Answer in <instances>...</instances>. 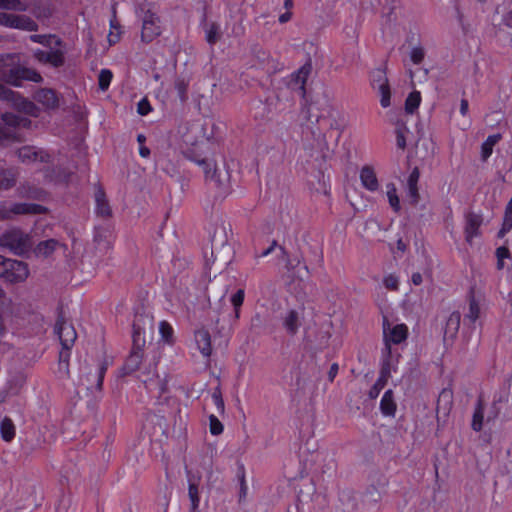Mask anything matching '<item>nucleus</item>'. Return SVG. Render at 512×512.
Instances as JSON below:
<instances>
[{
	"label": "nucleus",
	"instance_id": "32",
	"mask_svg": "<svg viewBox=\"0 0 512 512\" xmlns=\"http://www.w3.org/2000/svg\"><path fill=\"white\" fill-rule=\"evenodd\" d=\"M27 8V4L21 0H0V9L24 12Z\"/></svg>",
	"mask_w": 512,
	"mask_h": 512
},
{
	"label": "nucleus",
	"instance_id": "15",
	"mask_svg": "<svg viewBox=\"0 0 512 512\" xmlns=\"http://www.w3.org/2000/svg\"><path fill=\"white\" fill-rule=\"evenodd\" d=\"M360 181L362 186L371 192L379 188L376 172L371 166L366 165L362 167L360 170Z\"/></svg>",
	"mask_w": 512,
	"mask_h": 512
},
{
	"label": "nucleus",
	"instance_id": "36",
	"mask_svg": "<svg viewBox=\"0 0 512 512\" xmlns=\"http://www.w3.org/2000/svg\"><path fill=\"white\" fill-rule=\"evenodd\" d=\"M30 40L35 43L42 44L44 46H51L52 42L54 41L55 45L61 46L62 41L59 38H56L52 35H31Z\"/></svg>",
	"mask_w": 512,
	"mask_h": 512
},
{
	"label": "nucleus",
	"instance_id": "39",
	"mask_svg": "<svg viewBox=\"0 0 512 512\" xmlns=\"http://www.w3.org/2000/svg\"><path fill=\"white\" fill-rule=\"evenodd\" d=\"M484 419V408L481 402L478 403L472 419V428L475 431H480L482 429Z\"/></svg>",
	"mask_w": 512,
	"mask_h": 512
},
{
	"label": "nucleus",
	"instance_id": "25",
	"mask_svg": "<svg viewBox=\"0 0 512 512\" xmlns=\"http://www.w3.org/2000/svg\"><path fill=\"white\" fill-rule=\"evenodd\" d=\"M17 179V173L13 169L0 168V190L12 188Z\"/></svg>",
	"mask_w": 512,
	"mask_h": 512
},
{
	"label": "nucleus",
	"instance_id": "7",
	"mask_svg": "<svg viewBox=\"0 0 512 512\" xmlns=\"http://www.w3.org/2000/svg\"><path fill=\"white\" fill-rule=\"evenodd\" d=\"M383 336L385 349L384 353L391 354V345L400 344L408 337V327L405 324H396L391 326L387 321L383 323Z\"/></svg>",
	"mask_w": 512,
	"mask_h": 512
},
{
	"label": "nucleus",
	"instance_id": "40",
	"mask_svg": "<svg viewBox=\"0 0 512 512\" xmlns=\"http://www.w3.org/2000/svg\"><path fill=\"white\" fill-rule=\"evenodd\" d=\"M65 63L64 52L62 50L49 51L48 63L53 67H61Z\"/></svg>",
	"mask_w": 512,
	"mask_h": 512
},
{
	"label": "nucleus",
	"instance_id": "6",
	"mask_svg": "<svg viewBox=\"0 0 512 512\" xmlns=\"http://www.w3.org/2000/svg\"><path fill=\"white\" fill-rule=\"evenodd\" d=\"M162 33L160 17L152 12L147 11L142 19L141 41L148 44L158 38Z\"/></svg>",
	"mask_w": 512,
	"mask_h": 512
},
{
	"label": "nucleus",
	"instance_id": "55",
	"mask_svg": "<svg viewBox=\"0 0 512 512\" xmlns=\"http://www.w3.org/2000/svg\"><path fill=\"white\" fill-rule=\"evenodd\" d=\"M33 56L40 63H43V64L48 63L49 52L37 49L33 52Z\"/></svg>",
	"mask_w": 512,
	"mask_h": 512
},
{
	"label": "nucleus",
	"instance_id": "37",
	"mask_svg": "<svg viewBox=\"0 0 512 512\" xmlns=\"http://www.w3.org/2000/svg\"><path fill=\"white\" fill-rule=\"evenodd\" d=\"M69 358H70V351H66V350L60 351L58 369H59V373L62 376L69 375Z\"/></svg>",
	"mask_w": 512,
	"mask_h": 512
},
{
	"label": "nucleus",
	"instance_id": "38",
	"mask_svg": "<svg viewBox=\"0 0 512 512\" xmlns=\"http://www.w3.org/2000/svg\"><path fill=\"white\" fill-rule=\"evenodd\" d=\"M386 189H387L386 193H387V197H388L390 206L394 209V211H399L400 210V201L397 196V189H396L395 185L392 183L388 184L386 186Z\"/></svg>",
	"mask_w": 512,
	"mask_h": 512
},
{
	"label": "nucleus",
	"instance_id": "60",
	"mask_svg": "<svg viewBox=\"0 0 512 512\" xmlns=\"http://www.w3.org/2000/svg\"><path fill=\"white\" fill-rule=\"evenodd\" d=\"M338 370H339L338 364L333 363L328 371V378H329L330 382H332L335 379L336 375L338 374Z\"/></svg>",
	"mask_w": 512,
	"mask_h": 512
},
{
	"label": "nucleus",
	"instance_id": "34",
	"mask_svg": "<svg viewBox=\"0 0 512 512\" xmlns=\"http://www.w3.org/2000/svg\"><path fill=\"white\" fill-rule=\"evenodd\" d=\"M481 309L479 303L472 298L469 302L468 311L465 314V319L471 323H475L480 317Z\"/></svg>",
	"mask_w": 512,
	"mask_h": 512
},
{
	"label": "nucleus",
	"instance_id": "43",
	"mask_svg": "<svg viewBox=\"0 0 512 512\" xmlns=\"http://www.w3.org/2000/svg\"><path fill=\"white\" fill-rule=\"evenodd\" d=\"M112 72L108 69H102L99 73V76H98V84H99V88L102 90V91H105L108 89L110 83H111V80H112Z\"/></svg>",
	"mask_w": 512,
	"mask_h": 512
},
{
	"label": "nucleus",
	"instance_id": "44",
	"mask_svg": "<svg viewBox=\"0 0 512 512\" xmlns=\"http://www.w3.org/2000/svg\"><path fill=\"white\" fill-rule=\"evenodd\" d=\"M496 257H497V269L502 270L505 266L504 260L510 259L511 254L507 247L501 246L496 249Z\"/></svg>",
	"mask_w": 512,
	"mask_h": 512
},
{
	"label": "nucleus",
	"instance_id": "63",
	"mask_svg": "<svg viewBox=\"0 0 512 512\" xmlns=\"http://www.w3.org/2000/svg\"><path fill=\"white\" fill-rule=\"evenodd\" d=\"M411 280L414 285H420L423 281L422 275L419 272L413 273Z\"/></svg>",
	"mask_w": 512,
	"mask_h": 512
},
{
	"label": "nucleus",
	"instance_id": "27",
	"mask_svg": "<svg viewBox=\"0 0 512 512\" xmlns=\"http://www.w3.org/2000/svg\"><path fill=\"white\" fill-rule=\"evenodd\" d=\"M96 211L102 216H109L111 213L110 206L105 198V193L102 189L95 192Z\"/></svg>",
	"mask_w": 512,
	"mask_h": 512
},
{
	"label": "nucleus",
	"instance_id": "8",
	"mask_svg": "<svg viewBox=\"0 0 512 512\" xmlns=\"http://www.w3.org/2000/svg\"><path fill=\"white\" fill-rule=\"evenodd\" d=\"M46 212V208L38 204L16 203L8 206L0 205V219H10L14 215L25 214H42Z\"/></svg>",
	"mask_w": 512,
	"mask_h": 512
},
{
	"label": "nucleus",
	"instance_id": "29",
	"mask_svg": "<svg viewBox=\"0 0 512 512\" xmlns=\"http://www.w3.org/2000/svg\"><path fill=\"white\" fill-rule=\"evenodd\" d=\"M501 136L499 134L496 135H490L485 140V142L481 146V157L485 161L487 160L490 155L492 154L493 147L496 145V143L500 140Z\"/></svg>",
	"mask_w": 512,
	"mask_h": 512
},
{
	"label": "nucleus",
	"instance_id": "1",
	"mask_svg": "<svg viewBox=\"0 0 512 512\" xmlns=\"http://www.w3.org/2000/svg\"><path fill=\"white\" fill-rule=\"evenodd\" d=\"M12 58V55L0 56V79L2 81L15 87H21L23 81L42 82V76L34 69L21 66L6 69V59Z\"/></svg>",
	"mask_w": 512,
	"mask_h": 512
},
{
	"label": "nucleus",
	"instance_id": "16",
	"mask_svg": "<svg viewBox=\"0 0 512 512\" xmlns=\"http://www.w3.org/2000/svg\"><path fill=\"white\" fill-rule=\"evenodd\" d=\"M10 103L19 111L26 113L30 116L38 117L39 115L38 107L33 102L25 99L17 92H15L14 97L12 98Z\"/></svg>",
	"mask_w": 512,
	"mask_h": 512
},
{
	"label": "nucleus",
	"instance_id": "64",
	"mask_svg": "<svg viewBox=\"0 0 512 512\" xmlns=\"http://www.w3.org/2000/svg\"><path fill=\"white\" fill-rule=\"evenodd\" d=\"M139 153L143 158H146L150 155V150L146 146L140 145Z\"/></svg>",
	"mask_w": 512,
	"mask_h": 512
},
{
	"label": "nucleus",
	"instance_id": "24",
	"mask_svg": "<svg viewBox=\"0 0 512 512\" xmlns=\"http://www.w3.org/2000/svg\"><path fill=\"white\" fill-rule=\"evenodd\" d=\"M199 478H189L188 495L191 501V510L196 512L200 503L199 496Z\"/></svg>",
	"mask_w": 512,
	"mask_h": 512
},
{
	"label": "nucleus",
	"instance_id": "2",
	"mask_svg": "<svg viewBox=\"0 0 512 512\" xmlns=\"http://www.w3.org/2000/svg\"><path fill=\"white\" fill-rule=\"evenodd\" d=\"M30 275L27 263L4 258L0 255V278L10 284H18L25 282Z\"/></svg>",
	"mask_w": 512,
	"mask_h": 512
},
{
	"label": "nucleus",
	"instance_id": "10",
	"mask_svg": "<svg viewBox=\"0 0 512 512\" xmlns=\"http://www.w3.org/2000/svg\"><path fill=\"white\" fill-rule=\"evenodd\" d=\"M18 158L23 163L48 162L50 155L43 149L34 146H23L17 151Z\"/></svg>",
	"mask_w": 512,
	"mask_h": 512
},
{
	"label": "nucleus",
	"instance_id": "30",
	"mask_svg": "<svg viewBox=\"0 0 512 512\" xmlns=\"http://www.w3.org/2000/svg\"><path fill=\"white\" fill-rule=\"evenodd\" d=\"M421 103V94L419 91L411 92L405 101V110L409 114H413Z\"/></svg>",
	"mask_w": 512,
	"mask_h": 512
},
{
	"label": "nucleus",
	"instance_id": "22",
	"mask_svg": "<svg viewBox=\"0 0 512 512\" xmlns=\"http://www.w3.org/2000/svg\"><path fill=\"white\" fill-rule=\"evenodd\" d=\"M452 408V392L449 390H443L438 398L437 403V414L442 413L447 416Z\"/></svg>",
	"mask_w": 512,
	"mask_h": 512
},
{
	"label": "nucleus",
	"instance_id": "5",
	"mask_svg": "<svg viewBox=\"0 0 512 512\" xmlns=\"http://www.w3.org/2000/svg\"><path fill=\"white\" fill-rule=\"evenodd\" d=\"M4 128L0 127V145L16 140V134L11 130L18 127H28L30 120L13 113H4L1 117Z\"/></svg>",
	"mask_w": 512,
	"mask_h": 512
},
{
	"label": "nucleus",
	"instance_id": "56",
	"mask_svg": "<svg viewBox=\"0 0 512 512\" xmlns=\"http://www.w3.org/2000/svg\"><path fill=\"white\" fill-rule=\"evenodd\" d=\"M308 74H309V68H307V67H302L301 69L298 70V72L296 74L297 80L301 82L302 90H304V84L306 82Z\"/></svg>",
	"mask_w": 512,
	"mask_h": 512
},
{
	"label": "nucleus",
	"instance_id": "17",
	"mask_svg": "<svg viewBox=\"0 0 512 512\" xmlns=\"http://www.w3.org/2000/svg\"><path fill=\"white\" fill-rule=\"evenodd\" d=\"M461 322V315L459 312H452L445 325L444 329V339H454L458 333Z\"/></svg>",
	"mask_w": 512,
	"mask_h": 512
},
{
	"label": "nucleus",
	"instance_id": "52",
	"mask_svg": "<svg viewBox=\"0 0 512 512\" xmlns=\"http://www.w3.org/2000/svg\"><path fill=\"white\" fill-rule=\"evenodd\" d=\"M16 14L0 12V25L12 28Z\"/></svg>",
	"mask_w": 512,
	"mask_h": 512
},
{
	"label": "nucleus",
	"instance_id": "59",
	"mask_svg": "<svg viewBox=\"0 0 512 512\" xmlns=\"http://www.w3.org/2000/svg\"><path fill=\"white\" fill-rule=\"evenodd\" d=\"M18 192H19V195L22 197H31V198H39L40 194H41V192L38 190H33V191L29 190L28 191L24 187L20 188L18 190Z\"/></svg>",
	"mask_w": 512,
	"mask_h": 512
},
{
	"label": "nucleus",
	"instance_id": "14",
	"mask_svg": "<svg viewBox=\"0 0 512 512\" xmlns=\"http://www.w3.org/2000/svg\"><path fill=\"white\" fill-rule=\"evenodd\" d=\"M34 99L48 110L55 109L59 104L58 97L52 89L45 88L38 90L34 95Z\"/></svg>",
	"mask_w": 512,
	"mask_h": 512
},
{
	"label": "nucleus",
	"instance_id": "57",
	"mask_svg": "<svg viewBox=\"0 0 512 512\" xmlns=\"http://www.w3.org/2000/svg\"><path fill=\"white\" fill-rule=\"evenodd\" d=\"M175 88L178 91L180 98L182 100L186 99V92H187V84L184 80H178L175 83Z\"/></svg>",
	"mask_w": 512,
	"mask_h": 512
},
{
	"label": "nucleus",
	"instance_id": "48",
	"mask_svg": "<svg viewBox=\"0 0 512 512\" xmlns=\"http://www.w3.org/2000/svg\"><path fill=\"white\" fill-rule=\"evenodd\" d=\"M209 429L212 435H220L224 430L223 424L215 415L209 416Z\"/></svg>",
	"mask_w": 512,
	"mask_h": 512
},
{
	"label": "nucleus",
	"instance_id": "58",
	"mask_svg": "<svg viewBox=\"0 0 512 512\" xmlns=\"http://www.w3.org/2000/svg\"><path fill=\"white\" fill-rule=\"evenodd\" d=\"M151 111V105L146 99H142L138 103V113L140 115H147Z\"/></svg>",
	"mask_w": 512,
	"mask_h": 512
},
{
	"label": "nucleus",
	"instance_id": "49",
	"mask_svg": "<svg viewBox=\"0 0 512 512\" xmlns=\"http://www.w3.org/2000/svg\"><path fill=\"white\" fill-rule=\"evenodd\" d=\"M383 284L386 289L396 291L399 288V278L394 274H389L384 277Z\"/></svg>",
	"mask_w": 512,
	"mask_h": 512
},
{
	"label": "nucleus",
	"instance_id": "13",
	"mask_svg": "<svg viewBox=\"0 0 512 512\" xmlns=\"http://www.w3.org/2000/svg\"><path fill=\"white\" fill-rule=\"evenodd\" d=\"M482 224V217L479 214L470 213L466 216L465 225V239L469 244H472L473 239L480 235V226Z\"/></svg>",
	"mask_w": 512,
	"mask_h": 512
},
{
	"label": "nucleus",
	"instance_id": "47",
	"mask_svg": "<svg viewBox=\"0 0 512 512\" xmlns=\"http://www.w3.org/2000/svg\"><path fill=\"white\" fill-rule=\"evenodd\" d=\"M380 95V104L383 108H387L391 105V90L390 85L384 86L383 88L376 89Z\"/></svg>",
	"mask_w": 512,
	"mask_h": 512
},
{
	"label": "nucleus",
	"instance_id": "19",
	"mask_svg": "<svg viewBox=\"0 0 512 512\" xmlns=\"http://www.w3.org/2000/svg\"><path fill=\"white\" fill-rule=\"evenodd\" d=\"M61 243L55 239H48L41 241L34 249V253L37 257H48L50 256Z\"/></svg>",
	"mask_w": 512,
	"mask_h": 512
},
{
	"label": "nucleus",
	"instance_id": "62",
	"mask_svg": "<svg viewBox=\"0 0 512 512\" xmlns=\"http://www.w3.org/2000/svg\"><path fill=\"white\" fill-rule=\"evenodd\" d=\"M291 17H292V13L290 11H287V12L281 14L279 16L278 20L281 24H284V23L288 22L291 19Z\"/></svg>",
	"mask_w": 512,
	"mask_h": 512
},
{
	"label": "nucleus",
	"instance_id": "46",
	"mask_svg": "<svg viewBox=\"0 0 512 512\" xmlns=\"http://www.w3.org/2000/svg\"><path fill=\"white\" fill-rule=\"evenodd\" d=\"M244 301V290L239 289L235 294L231 297V303L235 308V318H239L240 314V307L243 304Z\"/></svg>",
	"mask_w": 512,
	"mask_h": 512
},
{
	"label": "nucleus",
	"instance_id": "23",
	"mask_svg": "<svg viewBox=\"0 0 512 512\" xmlns=\"http://www.w3.org/2000/svg\"><path fill=\"white\" fill-rule=\"evenodd\" d=\"M1 438L5 442H11L16 435V427L9 417H4L0 422Z\"/></svg>",
	"mask_w": 512,
	"mask_h": 512
},
{
	"label": "nucleus",
	"instance_id": "28",
	"mask_svg": "<svg viewBox=\"0 0 512 512\" xmlns=\"http://www.w3.org/2000/svg\"><path fill=\"white\" fill-rule=\"evenodd\" d=\"M222 36L221 28L218 23H210L205 29V39L210 45L216 44Z\"/></svg>",
	"mask_w": 512,
	"mask_h": 512
},
{
	"label": "nucleus",
	"instance_id": "26",
	"mask_svg": "<svg viewBox=\"0 0 512 512\" xmlns=\"http://www.w3.org/2000/svg\"><path fill=\"white\" fill-rule=\"evenodd\" d=\"M419 177H420L419 170L417 168H415L410 173L408 180H407L408 194L413 199V201L415 203L418 201V198H419V193H418Z\"/></svg>",
	"mask_w": 512,
	"mask_h": 512
},
{
	"label": "nucleus",
	"instance_id": "42",
	"mask_svg": "<svg viewBox=\"0 0 512 512\" xmlns=\"http://www.w3.org/2000/svg\"><path fill=\"white\" fill-rule=\"evenodd\" d=\"M211 398H212V401L218 411V413L220 415H224L225 413V404H224V400H223V397H222V392H221V389L220 387H216L213 392H212V395H211Z\"/></svg>",
	"mask_w": 512,
	"mask_h": 512
},
{
	"label": "nucleus",
	"instance_id": "9",
	"mask_svg": "<svg viewBox=\"0 0 512 512\" xmlns=\"http://www.w3.org/2000/svg\"><path fill=\"white\" fill-rule=\"evenodd\" d=\"M54 331L59 337L62 350L70 351L77 338L73 325L60 317L56 321Z\"/></svg>",
	"mask_w": 512,
	"mask_h": 512
},
{
	"label": "nucleus",
	"instance_id": "51",
	"mask_svg": "<svg viewBox=\"0 0 512 512\" xmlns=\"http://www.w3.org/2000/svg\"><path fill=\"white\" fill-rule=\"evenodd\" d=\"M425 57V51L422 47H414L410 53V59L414 64H420Z\"/></svg>",
	"mask_w": 512,
	"mask_h": 512
},
{
	"label": "nucleus",
	"instance_id": "20",
	"mask_svg": "<svg viewBox=\"0 0 512 512\" xmlns=\"http://www.w3.org/2000/svg\"><path fill=\"white\" fill-rule=\"evenodd\" d=\"M12 28L28 32H34L38 30V24L33 19L26 15L16 14Z\"/></svg>",
	"mask_w": 512,
	"mask_h": 512
},
{
	"label": "nucleus",
	"instance_id": "53",
	"mask_svg": "<svg viewBox=\"0 0 512 512\" xmlns=\"http://www.w3.org/2000/svg\"><path fill=\"white\" fill-rule=\"evenodd\" d=\"M14 94L15 91L0 84V100H4L10 103L12 98L14 97Z\"/></svg>",
	"mask_w": 512,
	"mask_h": 512
},
{
	"label": "nucleus",
	"instance_id": "4",
	"mask_svg": "<svg viewBox=\"0 0 512 512\" xmlns=\"http://www.w3.org/2000/svg\"><path fill=\"white\" fill-rule=\"evenodd\" d=\"M0 244L17 255L26 253L32 247L31 237L17 229L4 233L0 238Z\"/></svg>",
	"mask_w": 512,
	"mask_h": 512
},
{
	"label": "nucleus",
	"instance_id": "50",
	"mask_svg": "<svg viewBox=\"0 0 512 512\" xmlns=\"http://www.w3.org/2000/svg\"><path fill=\"white\" fill-rule=\"evenodd\" d=\"M407 132L406 127H398L396 129V145L398 148L404 150L406 147V137L405 134Z\"/></svg>",
	"mask_w": 512,
	"mask_h": 512
},
{
	"label": "nucleus",
	"instance_id": "3",
	"mask_svg": "<svg viewBox=\"0 0 512 512\" xmlns=\"http://www.w3.org/2000/svg\"><path fill=\"white\" fill-rule=\"evenodd\" d=\"M199 165L203 167L207 180L213 182L219 196L228 195L231 190L230 175L226 170H218L212 162L202 160Z\"/></svg>",
	"mask_w": 512,
	"mask_h": 512
},
{
	"label": "nucleus",
	"instance_id": "54",
	"mask_svg": "<svg viewBox=\"0 0 512 512\" xmlns=\"http://www.w3.org/2000/svg\"><path fill=\"white\" fill-rule=\"evenodd\" d=\"M512 228V215L505 213L503 225L499 232L500 236H503L507 232H509Z\"/></svg>",
	"mask_w": 512,
	"mask_h": 512
},
{
	"label": "nucleus",
	"instance_id": "41",
	"mask_svg": "<svg viewBox=\"0 0 512 512\" xmlns=\"http://www.w3.org/2000/svg\"><path fill=\"white\" fill-rule=\"evenodd\" d=\"M497 14L500 15V24L512 30V9L499 6L497 8Z\"/></svg>",
	"mask_w": 512,
	"mask_h": 512
},
{
	"label": "nucleus",
	"instance_id": "61",
	"mask_svg": "<svg viewBox=\"0 0 512 512\" xmlns=\"http://www.w3.org/2000/svg\"><path fill=\"white\" fill-rule=\"evenodd\" d=\"M469 104L466 99H462L460 102V113L465 116L468 113Z\"/></svg>",
	"mask_w": 512,
	"mask_h": 512
},
{
	"label": "nucleus",
	"instance_id": "21",
	"mask_svg": "<svg viewBox=\"0 0 512 512\" xmlns=\"http://www.w3.org/2000/svg\"><path fill=\"white\" fill-rule=\"evenodd\" d=\"M396 408L397 406L393 398V392L391 390L386 391L380 402L381 412L386 416H394Z\"/></svg>",
	"mask_w": 512,
	"mask_h": 512
},
{
	"label": "nucleus",
	"instance_id": "18",
	"mask_svg": "<svg viewBox=\"0 0 512 512\" xmlns=\"http://www.w3.org/2000/svg\"><path fill=\"white\" fill-rule=\"evenodd\" d=\"M283 325L290 335H295L301 325L300 314L296 310H290L283 319Z\"/></svg>",
	"mask_w": 512,
	"mask_h": 512
},
{
	"label": "nucleus",
	"instance_id": "31",
	"mask_svg": "<svg viewBox=\"0 0 512 512\" xmlns=\"http://www.w3.org/2000/svg\"><path fill=\"white\" fill-rule=\"evenodd\" d=\"M159 333L163 341L172 345L174 343V329L167 321L159 323Z\"/></svg>",
	"mask_w": 512,
	"mask_h": 512
},
{
	"label": "nucleus",
	"instance_id": "33",
	"mask_svg": "<svg viewBox=\"0 0 512 512\" xmlns=\"http://www.w3.org/2000/svg\"><path fill=\"white\" fill-rule=\"evenodd\" d=\"M371 85L374 89L383 88L389 85L388 78L385 72L381 69H377L372 73Z\"/></svg>",
	"mask_w": 512,
	"mask_h": 512
},
{
	"label": "nucleus",
	"instance_id": "12",
	"mask_svg": "<svg viewBox=\"0 0 512 512\" xmlns=\"http://www.w3.org/2000/svg\"><path fill=\"white\" fill-rule=\"evenodd\" d=\"M194 342L201 355L209 358L212 354V341L209 331L205 328L197 329L194 332Z\"/></svg>",
	"mask_w": 512,
	"mask_h": 512
},
{
	"label": "nucleus",
	"instance_id": "45",
	"mask_svg": "<svg viewBox=\"0 0 512 512\" xmlns=\"http://www.w3.org/2000/svg\"><path fill=\"white\" fill-rule=\"evenodd\" d=\"M457 21L464 34L474 31V26L470 20L460 11L457 12Z\"/></svg>",
	"mask_w": 512,
	"mask_h": 512
},
{
	"label": "nucleus",
	"instance_id": "35",
	"mask_svg": "<svg viewBox=\"0 0 512 512\" xmlns=\"http://www.w3.org/2000/svg\"><path fill=\"white\" fill-rule=\"evenodd\" d=\"M121 34H122L121 26L118 24V22L116 21L115 18L112 19L110 21V31L107 36L109 44L114 45L117 42H119V40L121 38Z\"/></svg>",
	"mask_w": 512,
	"mask_h": 512
},
{
	"label": "nucleus",
	"instance_id": "11",
	"mask_svg": "<svg viewBox=\"0 0 512 512\" xmlns=\"http://www.w3.org/2000/svg\"><path fill=\"white\" fill-rule=\"evenodd\" d=\"M133 342L137 346V350H134L126 361V367L129 371H134L138 369L142 361V353L140 351V346L145 343V339L144 337H142L141 331L136 326H134Z\"/></svg>",
	"mask_w": 512,
	"mask_h": 512
}]
</instances>
